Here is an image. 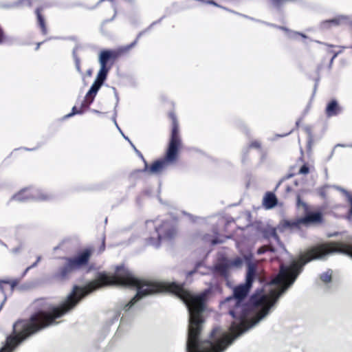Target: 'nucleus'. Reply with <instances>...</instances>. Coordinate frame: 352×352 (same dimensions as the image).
Masks as SVG:
<instances>
[{
	"label": "nucleus",
	"instance_id": "obj_1",
	"mask_svg": "<svg viewBox=\"0 0 352 352\" xmlns=\"http://www.w3.org/2000/svg\"><path fill=\"white\" fill-rule=\"evenodd\" d=\"M333 253H341L352 258V247L340 243L322 245L300 254L298 260H293L289 266L281 265L278 275L270 283V285L281 283L279 289L271 290L268 295L262 294L263 291H259L252 296V304L255 306H262V309L251 321L246 320L248 308L244 303V299L252 287L256 267L252 261H249L245 282L235 287L233 289L232 296L228 297L225 302L228 304L229 314L233 318H238L240 322L237 324L234 322L230 328V334L223 333V337L214 344L206 340H199L204 324L203 319V314L205 311L204 296L192 294L176 283H173L170 285L171 289L179 295V298L186 305L189 314L186 351L224 352L234 340L256 327L266 318L270 309L280 296L294 283L305 265L314 260L325 259Z\"/></svg>",
	"mask_w": 352,
	"mask_h": 352
},
{
	"label": "nucleus",
	"instance_id": "obj_2",
	"mask_svg": "<svg viewBox=\"0 0 352 352\" xmlns=\"http://www.w3.org/2000/svg\"><path fill=\"white\" fill-rule=\"evenodd\" d=\"M122 267H117L118 274L116 276H108L104 274H100L98 278L87 284L84 287L74 286L72 291L60 303L52 309L50 313L37 312L32 315L28 322L18 321L13 324V335L8 336L5 344L0 349V352H12L15 348L42 329L50 326L57 325L59 322L56 320L64 316L73 309L82 298L104 285L135 286L136 294L129 302L122 307L124 312H128L140 300L157 293L169 291L179 295L171 289L173 283L162 285L156 282L138 279L131 272L124 270L120 274Z\"/></svg>",
	"mask_w": 352,
	"mask_h": 352
},
{
	"label": "nucleus",
	"instance_id": "obj_3",
	"mask_svg": "<svg viewBox=\"0 0 352 352\" xmlns=\"http://www.w3.org/2000/svg\"><path fill=\"white\" fill-rule=\"evenodd\" d=\"M173 129L168 149L164 157L155 161L151 166L145 162L144 170L151 174H158L168 166L175 163L177 159L178 151L182 147V140L179 133V126L176 118L172 115Z\"/></svg>",
	"mask_w": 352,
	"mask_h": 352
},
{
	"label": "nucleus",
	"instance_id": "obj_4",
	"mask_svg": "<svg viewBox=\"0 0 352 352\" xmlns=\"http://www.w3.org/2000/svg\"><path fill=\"white\" fill-rule=\"evenodd\" d=\"M109 69L110 67L100 66V70L97 74L96 79L95 80L89 91L87 93L85 100L82 103V108H88L89 106L93 102L98 90L106 80Z\"/></svg>",
	"mask_w": 352,
	"mask_h": 352
},
{
	"label": "nucleus",
	"instance_id": "obj_5",
	"mask_svg": "<svg viewBox=\"0 0 352 352\" xmlns=\"http://www.w3.org/2000/svg\"><path fill=\"white\" fill-rule=\"evenodd\" d=\"M160 239H164L170 241L176 236V230L175 228L168 223L163 224L159 229L157 230Z\"/></svg>",
	"mask_w": 352,
	"mask_h": 352
},
{
	"label": "nucleus",
	"instance_id": "obj_6",
	"mask_svg": "<svg viewBox=\"0 0 352 352\" xmlns=\"http://www.w3.org/2000/svg\"><path fill=\"white\" fill-rule=\"evenodd\" d=\"M322 221V214L320 212H311L305 217L298 219V222L306 226L309 224L320 223Z\"/></svg>",
	"mask_w": 352,
	"mask_h": 352
},
{
	"label": "nucleus",
	"instance_id": "obj_7",
	"mask_svg": "<svg viewBox=\"0 0 352 352\" xmlns=\"http://www.w3.org/2000/svg\"><path fill=\"white\" fill-rule=\"evenodd\" d=\"M278 204V199L275 194L272 192H267L263 198V206L266 210L274 208Z\"/></svg>",
	"mask_w": 352,
	"mask_h": 352
},
{
	"label": "nucleus",
	"instance_id": "obj_8",
	"mask_svg": "<svg viewBox=\"0 0 352 352\" xmlns=\"http://www.w3.org/2000/svg\"><path fill=\"white\" fill-rule=\"evenodd\" d=\"M119 55L118 52L111 50L101 51L99 56V63L100 66H107V63L111 59L116 58Z\"/></svg>",
	"mask_w": 352,
	"mask_h": 352
},
{
	"label": "nucleus",
	"instance_id": "obj_9",
	"mask_svg": "<svg viewBox=\"0 0 352 352\" xmlns=\"http://www.w3.org/2000/svg\"><path fill=\"white\" fill-rule=\"evenodd\" d=\"M89 257H90V250H85L81 254H78V256L76 258L70 259V261L74 265L76 268H77L78 267H79L80 265H86L89 261Z\"/></svg>",
	"mask_w": 352,
	"mask_h": 352
},
{
	"label": "nucleus",
	"instance_id": "obj_10",
	"mask_svg": "<svg viewBox=\"0 0 352 352\" xmlns=\"http://www.w3.org/2000/svg\"><path fill=\"white\" fill-rule=\"evenodd\" d=\"M340 111V108L336 100H332L326 108V113L328 117L336 116Z\"/></svg>",
	"mask_w": 352,
	"mask_h": 352
},
{
	"label": "nucleus",
	"instance_id": "obj_11",
	"mask_svg": "<svg viewBox=\"0 0 352 352\" xmlns=\"http://www.w3.org/2000/svg\"><path fill=\"white\" fill-rule=\"evenodd\" d=\"M76 269V267L72 263V262L69 259L65 265V266L60 270V274H56L55 277L56 278L63 279L66 277L67 274L71 272L72 270Z\"/></svg>",
	"mask_w": 352,
	"mask_h": 352
},
{
	"label": "nucleus",
	"instance_id": "obj_12",
	"mask_svg": "<svg viewBox=\"0 0 352 352\" xmlns=\"http://www.w3.org/2000/svg\"><path fill=\"white\" fill-rule=\"evenodd\" d=\"M345 20L344 17H338L331 20H327L322 23V28H327L331 25H337L344 22Z\"/></svg>",
	"mask_w": 352,
	"mask_h": 352
},
{
	"label": "nucleus",
	"instance_id": "obj_13",
	"mask_svg": "<svg viewBox=\"0 0 352 352\" xmlns=\"http://www.w3.org/2000/svg\"><path fill=\"white\" fill-rule=\"evenodd\" d=\"M36 14L37 15L38 21L39 25L41 28L42 32L43 34H47V28H46V25L45 23L44 18L43 17V16L41 14L40 8H37L36 10Z\"/></svg>",
	"mask_w": 352,
	"mask_h": 352
},
{
	"label": "nucleus",
	"instance_id": "obj_14",
	"mask_svg": "<svg viewBox=\"0 0 352 352\" xmlns=\"http://www.w3.org/2000/svg\"><path fill=\"white\" fill-rule=\"evenodd\" d=\"M301 224L298 222V220L296 221H289L288 220H283L281 222V228L280 230H283L287 228H292L293 227H298V225Z\"/></svg>",
	"mask_w": 352,
	"mask_h": 352
},
{
	"label": "nucleus",
	"instance_id": "obj_15",
	"mask_svg": "<svg viewBox=\"0 0 352 352\" xmlns=\"http://www.w3.org/2000/svg\"><path fill=\"white\" fill-rule=\"evenodd\" d=\"M229 264L230 261H226L224 263L218 265L217 268L222 275L226 276L229 269L231 268V266Z\"/></svg>",
	"mask_w": 352,
	"mask_h": 352
},
{
	"label": "nucleus",
	"instance_id": "obj_16",
	"mask_svg": "<svg viewBox=\"0 0 352 352\" xmlns=\"http://www.w3.org/2000/svg\"><path fill=\"white\" fill-rule=\"evenodd\" d=\"M331 270H327L320 275V279L326 283H330L331 281Z\"/></svg>",
	"mask_w": 352,
	"mask_h": 352
},
{
	"label": "nucleus",
	"instance_id": "obj_17",
	"mask_svg": "<svg viewBox=\"0 0 352 352\" xmlns=\"http://www.w3.org/2000/svg\"><path fill=\"white\" fill-rule=\"evenodd\" d=\"M311 167L308 164H303L299 167L298 173L301 175H307L310 173Z\"/></svg>",
	"mask_w": 352,
	"mask_h": 352
},
{
	"label": "nucleus",
	"instance_id": "obj_18",
	"mask_svg": "<svg viewBox=\"0 0 352 352\" xmlns=\"http://www.w3.org/2000/svg\"><path fill=\"white\" fill-rule=\"evenodd\" d=\"M242 263H243L242 260L239 258H237L232 261H230L229 265L231 266V267H235L236 269H239L241 267Z\"/></svg>",
	"mask_w": 352,
	"mask_h": 352
},
{
	"label": "nucleus",
	"instance_id": "obj_19",
	"mask_svg": "<svg viewBox=\"0 0 352 352\" xmlns=\"http://www.w3.org/2000/svg\"><path fill=\"white\" fill-rule=\"evenodd\" d=\"M77 47H76L73 51V55L75 59L76 67L78 72L82 73V70L80 68V58L76 55Z\"/></svg>",
	"mask_w": 352,
	"mask_h": 352
},
{
	"label": "nucleus",
	"instance_id": "obj_20",
	"mask_svg": "<svg viewBox=\"0 0 352 352\" xmlns=\"http://www.w3.org/2000/svg\"><path fill=\"white\" fill-rule=\"evenodd\" d=\"M337 189L342 191L347 197V199L351 204L350 214H352V196L346 190L340 187H337Z\"/></svg>",
	"mask_w": 352,
	"mask_h": 352
},
{
	"label": "nucleus",
	"instance_id": "obj_21",
	"mask_svg": "<svg viewBox=\"0 0 352 352\" xmlns=\"http://www.w3.org/2000/svg\"><path fill=\"white\" fill-rule=\"evenodd\" d=\"M272 236L276 240V241L280 244V247L283 248V250L287 252V250L285 248V246L281 243L280 239L277 234L276 229H273L272 231Z\"/></svg>",
	"mask_w": 352,
	"mask_h": 352
},
{
	"label": "nucleus",
	"instance_id": "obj_22",
	"mask_svg": "<svg viewBox=\"0 0 352 352\" xmlns=\"http://www.w3.org/2000/svg\"><path fill=\"white\" fill-rule=\"evenodd\" d=\"M296 199H297L298 206V207L302 206V208H304L305 209V210H308L307 205L305 202H304L303 201L301 200L300 195H298Z\"/></svg>",
	"mask_w": 352,
	"mask_h": 352
},
{
	"label": "nucleus",
	"instance_id": "obj_23",
	"mask_svg": "<svg viewBox=\"0 0 352 352\" xmlns=\"http://www.w3.org/2000/svg\"><path fill=\"white\" fill-rule=\"evenodd\" d=\"M82 111H81V110H77V109H76V107H74L72 108V113H69V114H67V115H66L65 117L66 118H70V117H72V116H74V115H75V114H80V113H82Z\"/></svg>",
	"mask_w": 352,
	"mask_h": 352
},
{
	"label": "nucleus",
	"instance_id": "obj_24",
	"mask_svg": "<svg viewBox=\"0 0 352 352\" xmlns=\"http://www.w3.org/2000/svg\"><path fill=\"white\" fill-rule=\"evenodd\" d=\"M135 42L131 43V45L124 47L123 49L121 50V52H126L128 50H129L134 45H135Z\"/></svg>",
	"mask_w": 352,
	"mask_h": 352
},
{
	"label": "nucleus",
	"instance_id": "obj_25",
	"mask_svg": "<svg viewBox=\"0 0 352 352\" xmlns=\"http://www.w3.org/2000/svg\"><path fill=\"white\" fill-rule=\"evenodd\" d=\"M17 283H18V281L16 280H13L12 281H10V283H8V284L10 285L12 289H14V287L17 285Z\"/></svg>",
	"mask_w": 352,
	"mask_h": 352
},
{
	"label": "nucleus",
	"instance_id": "obj_26",
	"mask_svg": "<svg viewBox=\"0 0 352 352\" xmlns=\"http://www.w3.org/2000/svg\"><path fill=\"white\" fill-rule=\"evenodd\" d=\"M285 0H272L273 4L275 6H279L280 3H282Z\"/></svg>",
	"mask_w": 352,
	"mask_h": 352
},
{
	"label": "nucleus",
	"instance_id": "obj_27",
	"mask_svg": "<svg viewBox=\"0 0 352 352\" xmlns=\"http://www.w3.org/2000/svg\"><path fill=\"white\" fill-rule=\"evenodd\" d=\"M40 260H41V257L38 256L36 259V261L34 262L32 265H30V267H33V268L35 267L37 265L38 263L40 261Z\"/></svg>",
	"mask_w": 352,
	"mask_h": 352
},
{
	"label": "nucleus",
	"instance_id": "obj_28",
	"mask_svg": "<svg viewBox=\"0 0 352 352\" xmlns=\"http://www.w3.org/2000/svg\"><path fill=\"white\" fill-rule=\"evenodd\" d=\"M251 147H256V148H258L260 146V144L258 142H252L250 145Z\"/></svg>",
	"mask_w": 352,
	"mask_h": 352
},
{
	"label": "nucleus",
	"instance_id": "obj_29",
	"mask_svg": "<svg viewBox=\"0 0 352 352\" xmlns=\"http://www.w3.org/2000/svg\"><path fill=\"white\" fill-rule=\"evenodd\" d=\"M116 126L118 127V129H119V131H120L121 132V133L122 134V135H123V137L124 138V139H125V140H128L129 143H130V142H131L130 141V140L128 138V137L125 136V135L123 134V133L122 132V131L120 130V129L119 128V126H118V125L117 124V123H116Z\"/></svg>",
	"mask_w": 352,
	"mask_h": 352
},
{
	"label": "nucleus",
	"instance_id": "obj_30",
	"mask_svg": "<svg viewBox=\"0 0 352 352\" xmlns=\"http://www.w3.org/2000/svg\"><path fill=\"white\" fill-rule=\"evenodd\" d=\"M20 3H24L25 5H30V0H21Z\"/></svg>",
	"mask_w": 352,
	"mask_h": 352
},
{
	"label": "nucleus",
	"instance_id": "obj_31",
	"mask_svg": "<svg viewBox=\"0 0 352 352\" xmlns=\"http://www.w3.org/2000/svg\"><path fill=\"white\" fill-rule=\"evenodd\" d=\"M20 250H21V248H14V249H13V250H12V252L13 254H16V253L19 252H20Z\"/></svg>",
	"mask_w": 352,
	"mask_h": 352
},
{
	"label": "nucleus",
	"instance_id": "obj_32",
	"mask_svg": "<svg viewBox=\"0 0 352 352\" xmlns=\"http://www.w3.org/2000/svg\"><path fill=\"white\" fill-rule=\"evenodd\" d=\"M3 41V35L1 29L0 28V43Z\"/></svg>",
	"mask_w": 352,
	"mask_h": 352
},
{
	"label": "nucleus",
	"instance_id": "obj_33",
	"mask_svg": "<svg viewBox=\"0 0 352 352\" xmlns=\"http://www.w3.org/2000/svg\"><path fill=\"white\" fill-rule=\"evenodd\" d=\"M14 198L17 200V201H23V199H21L20 198V195H16Z\"/></svg>",
	"mask_w": 352,
	"mask_h": 352
},
{
	"label": "nucleus",
	"instance_id": "obj_34",
	"mask_svg": "<svg viewBox=\"0 0 352 352\" xmlns=\"http://www.w3.org/2000/svg\"><path fill=\"white\" fill-rule=\"evenodd\" d=\"M130 144L131 145V146L133 148V149L135 150V151L137 153H139V151L136 148V147L133 145V144L132 142H130Z\"/></svg>",
	"mask_w": 352,
	"mask_h": 352
},
{
	"label": "nucleus",
	"instance_id": "obj_35",
	"mask_svg": "<svg viewBox=\"0 0 352 352\" xmlns=\"http://www.w3.org/2000/svg\"><path fill=\"white\" fill-rule=\"evenodd\" d=\"M130 144L131 145V146L133 148V149L135 150V151L137 153H139V151L136 148V147L133 145V144L132 142H130Z\"/></svg>",
	"mask_w": 352,
	"mask_h": 352
},
{
	"label": "nucleus",
	"instance_id": "obj_36",
	"mask_svg": "<svg viewBox=\"0 0 352 352\" xmlns=\"http://www.w3.org/2000/svg\"><path fill=\"white\" fill-rule=\"evenodd\" d=\"M32 267H30V266H29L28 267H27L25 269V270L24 271V272L23 273V276H24L30 269H32Z\"/></svg>",
	"mask_w": 352,
	"mask_h": 352
},
{
	"label": "nucleus",
	"instance_id": "obj_37",
	"mask_svg": "<svg viewBox=\"0 0 352 352\" xmlns=\"http://www.w3.org/2000/svg\"><path fill=\"white\" fill-rule=\"evenodd\" d=\"M32 267H30V266H29L28 267H27L25 269V270L24 271V272L23 273V276H24L30 269H32Z\"/></svg>",
	"mask_w": 352,
	"mask_h": 352
},
{
	"label": "nucleus",
	"instance_id": "obj_38",
	"mask_svg": "<svg viewBox=\"0 0 352 352\" xmlns=\"http://www.w3.org/2000/svg\"><path fill=\"white\" fill-rule=\"evenodd\" d=\"M32 267H30V266H29L28 267H27L25 269V270L24 271V272L23 273V276H24L30 269H32Z\"/></svg>",
	"mask_w": 352,
	"mask_h": 352
},
{
	"label": "nucleus",
	"instance_id": "obj_39",
	"mask_svg": "<svg viewBox=\"0 0 352 352\" xmlns=\"http://www.w3.org/2000/svg\"><path fill=\"white\" fill-rule=\"evenodd\" d=\"M137 154L143 160L144 162L145 163V160L144 159V157L143 155H142V153L139 151V153H137Z\"/></svg>",
	"mask_w": 352,
	"mask_h": 352
},
{
	"label": "nucleus",
	"instance_id": "obj_40",
	"mask_svg": "<svg viewBox=\"0 0 352 352\" xmlns=\"http://www.w3.org/2000/svg\"><path fill=\"white\" fill-rule=\"evenodd\" d=\"M338 53H334L333 57L331 59V63L333 62V59L337 56Z\"/></svg>",
	"mask_w": 352,
	"mask_h": 352
},
{
	"label": "nucleus",
	"instance_id": "obj_41",
	"mask_svg": "<svg viewBox=\"0 0 352 352\" xmlns=\"http://www.w3.org/2000/svg\"><path fill=\"white\" fill-rule=\"evenodd\" d=\"M87 75H88L89 76H91V74H92V70H91V69H89V70L87 72Z\"/></svg>",
	"mask_w": 352,
	"mask_h": 352
},
{
	"label": "nucleus",
	"instance_id": "obj_42",
	"mask_svg": "<svg viewBox=\"0 0 352 352\" xmlns=\"http://www.w3.org/2000/svg\"><path fill=\"white\" fill-rule=\"evenodd\" d=\"M217 331V329H213L210 333V336H212L213 335H214Z\"/></svg>",
	"mask_w": 352,
	"mask_h": 352
},
{
	"label": "nucleus",
	"instance_id": "obj_43",
	"mask_svg": "<svg viewBox=\"0 0 352 352\" xmlns=\"http://www.w3.org/2000/svg\"><path fill=\"white\" fill-rule=\"evenodd\" d=\"M6 298L5 297V298H4V299H3V302H1V305H0V309H1V307H2V306H3V303H4V302L6 301Z\"/></svg>",
	"mask_w": 352,
	"mask_h": 352
},
{
	"label": "nucleus",
	"instance_id": "obj_44",
	"mask_svg": "<svg viewBox=\"0 0 352 352\" xmlns=\"http://www.w3.org/2000/svg\"><path fill=\"white\" fill-rule=\"evenodd\" d=\"M337 235V233H334V234H329L328 236L329 237H332V236H335Z\"/></svg>",
	"mask_w": 352,
	"mask_h": 352
},
{
	"label": "nucleus",
	"instance_id": "obj_45",
	"mask_svg": "<svg viewBox=\"0 0 352 352\" xmlns=\"http://www.w3.org/2000/svg\"><path fill=\"white\" fill-rule=\"evenodd\" d=\"M208 3H210V4L217 6V4L213 1H210Z\"/></svg>",
	"mask_w": 352,
	"mask_h": 352
},
{
	"label": "nucleus",
	"instance_id": "obj_46",
	"mask_svg": "<svg viewBox=\"0 0 352 352\" xmlns=\"http://www.w3.org/2000/svg\"><path fill=\"white\" fill-rule=\"evenodd\" d=\"M25 287H26L25 286H21V287H20V289H25Z\"/></svg>",
	"mask_w": 352,
	"mask_h": 352
},
{
	"label": "nucleus",
	"instance_id": "obj_47",
	"mask_svg": "<svg viewBox=\"0 0 352 352\" xmlns=\"http://www.w3.org/2000/svg\"><path fill=\"white\" fill-rule=\"evenodd\" d=\"M294 174H295L294 173H291L288 176L292 177V176H294Z\"/></svg>",
	"mask_w": 352,
	"mask_h": 352
},
{
	"label": "nucleus",
	"instance_id": "obj_48",
	"mask_svg": "<svg viewBox=\"0 0 352 352\" xmlns=\"http://www.w3.org/2000/svg\"><path fill=\"white\" fill-rule=\"evenodd\" d=\"M39 46H40V43H38L36 49H38Z\"/></svg>",
	"mask_w": 352,
	"mask_h": 352
}]
</instances>
